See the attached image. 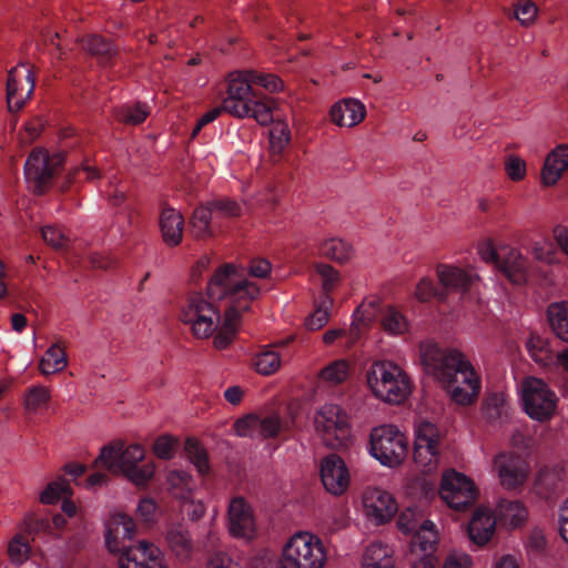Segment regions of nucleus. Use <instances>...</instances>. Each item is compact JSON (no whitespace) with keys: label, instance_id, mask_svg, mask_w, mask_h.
<instances>
[{"label":"nucleus","instance_id":"nucleus-18","mask_svg":"<svg viewBox=\"0 0 568 568\" xmlns=\"http://www.w3.org/2000/svg\"><path fill=\"white\" fill-rule=\"evenodd\" d=\"M497 529V517L493 509L478 506L466 526V534L471 545L483 548L494 538Z\"/></svg>","mask_w":568,"mask_h":568},{"label":"nucleus","instance_id":"nucleus-55","mask_svg":"<svg viewBox=\"0 0 568 568\" xmlns=\"http://www.w3.org/2000/svg\"><path fill=\"white\" fill-rule=\"evenodd\" d=\"M246 70L250 72L253 84H258L271 93L280 92L284 89V82L276 74L263 73L252 69Z\"/></svg>","mask_w":568,"mask_h":568},{"label":"nucleus","instance_id":"nucleus-62","mask_svg":"<svg viewBox=\"0 0 568 568\" xmlns=\"http://www.w3.org/2000/svg\"><path fill=\"white\" fill-rule=\"evenodd\" d=\"M158 506L154 499L144 497L136 506V516L141 521L152 523L156 516Z\"/></svg>","mask_w":568,"mask_h":568},{"label":"nucleus","instance_id":"nucleus-40","mask_svg":"<svg viewBox=\"0 0 568 568\" xmlns=\"http://www.w3.org/2000/svg\"><path fill=\"white\" fill-rule=\"evenodd\" d=\"M50 400V388L37 384L27 389L23 396V407L29 413H38L48 408Z\"/></svg>","mask_w":568,"mask_h":568},{"label":"nucleus","instance_id":"nucleus-61","mask_svg":"<svg viewBox=\"0 0 568 568\" xmlns=\"http://www.w3.org/2000/svg\"><path fill=\"white\" fill-rule=\"evenodd\" d=\"M213 214H219L223 217H235L240 216L243 212L242 206L230 200H219L209 203Z\"/></svg>","mask_w":568,"mask_h":568},{"label":"nucleus","instance_id":"nucleus-50","mask_svg":"<svg viewBox=\"0 0 568 568\" xmlns=\"http://www.w3.org/2000/svg\"><path fill=\"white\" fill-rule=\"evenodd\" d=\"M149 114L150 110L145 104L136 103L122 106L116 111L115 116L124 123L135 125L142 123Z\"/></svg>","mask_w":568,"mask_h":568},{"label":"nucleus","instance_id":"nucleus-49","mask_svg":"<svg viewBox=\"0 0 568 568\" xmlns=\"http://www.w3.org/2000/svg\"><path fill=\"white\" fill-rule=\"evenodd\" d=\"M422 516L423 514L417 506L404 508L397 519L398 529L406 535L416 532Z\"/></svg>","mask_w":568,"mask_h":568},{"label":"nucleus","instance_id":"nucleus-41","mask_svg":"<svg viewBox=\"0 0 568 568\" xmlns=\"http://www.w3.org/2000/svg\"><path fill=\"white\" fill-rule=\"evenodd\" d=\"M213 217L212 209L209 205L197 207L190 221V229L194 237L206 239L212 235L211 220Z\"/></svg>","mask_w":568,"mask_h":568},{"label":"nucleus","instance_id":"nucleus-25","mask_svg":"<svg viewBox=\"0 0 568 568\" xmlns=\"http://www.w3.org/2000/svg\"><path fill=\"white\" fill-rule=\"evenodd\" d=\"M567 169L568 143L558 144L545 158L540 171L541 185L544 187L556 185Z\"/></svg>","mask_w":568,"mask_h":568},{"label":"nucleus","instance_id":"nucleus-3","mask_svg":"<svg viewBox=\"0 0 568 568\" xmlns=\"http://www.w3.org/2000/svg\"><path fill=\"white\" fill-rule=\"evenodd\" d=\"M365 378L372 395L387 404H402L412 393L409 375L393 361L373 362L366 371Z\"/></svg>","mask_w":568,"mask_h":568},{"label":"nucleus","instance_id":"nucleus-19","mask_svg":"<svg viewBox=\"0 0 568 568\" xmlns=\"http://www.w3.org/2000/svg\"><path fill=\"white\" fill-rule=\"evenodd\" d=\"M528 353L532 361L545 369L568 375V347L554 352L548 341L531 338L528 342Z\"/></svg>","mask_w":568,"mask_h":568},{"label":"nucleus","instance_id":"nucleus-11","mask_svg":"<svg viewBox=\"0 0 568 568\" xmlns=\"http://www.w3.org/2000/svg\"><path fill=\"white\" fill-rule=\"evenodd\" d=\"M438 493L440 499L457 511L469 508L478 497V488L473 479L454 469L442 475Z\"/></svg>","mask_w":568,"mask_h":568},{"label":"nucleus","instance_id":"nucleus-20","mask_svg":"<svg viewBox=\"0 0 568 568\" xmlns=\"http://www.w3.org/2000/svg\"><path fill=\"white\" fill-rule=\"evenodd\" d=\"M281 430L277 415L248 414L234 423V432L240 437L266 439L275 437Z\"/></svg>","mask_w":568,"mask_h":568},{"label":"nucleus","instance_id":"nucleus-37","mask_svg":"<svg viewBox=\"0 0 568 568\" xmlns=\"http://www.w3.org/2000/svg\"><path fill=\"white\" fill-rule=\"evenodd\" d=\"M320 252L323 256L337 263H346L354 256V248L351 243L342 239H326L320 244Z\"/></svg>","mask_w":568,"mask_h":568},{"label":"nucleus","instance_id":"nucleus-9","mask_svg":"<svg viewBox=\"0 0 568 568\" xmlns=\"http://www.w3.org/2000/svg\"><path fill=\"white\" fill-rule=\"evenodd\" d=\"M316 434L329 448H342L351 440V425L347 415L334 404L322 406L314 416Z\"/></svg>","mask_w":568,"mask_h":568},{"label":"nucleus","instance_id":"nucleus-39","mask_svg":"<svg viewBox=\"0 0 568 568\" xmlns=\"http://www.w3.org/2000/svg\"><path fill=\"white\" fill-rule=\"evenodd\" d=\"M252 365L257 374L270 376L281 368L282 358L276 351L270 347H263L254 355Z\"/></svg>","mask_w":568,"mask_h":568},{"label":"nucleus","instance_id":"nucleus-27","mask_svg":"<svg viewBox=\"0 0 568 568\" xmlns=\"http://www.w3.org/2000/svg\"><path fill=\"white\" fill-rule=\"evenodd\" d=\"M159 226L166 245L176 246L182 242L184 217L179 210L163 206L159 216Z\"/></svg>","mask_w":568,"mask_h":568},{"label":"nucleus","instance_id":"nucleus-5","mask_svg":"<svg viewBox=\"0 0 568 568\" xmlns=\"http://www.w3.org/2000/svg\"><path fill=\"white\" fill-rule=\"evenodd\" d=\"M518 398L524 413L535 422L547 423L557 414L558 396L542 378L525 377L518 386Z\"/></svg>","mask_w":568,"mask_h":568},{"label":"nucleus","instance_id":"nucleus-1","mask_svg":"<svg viewBox=\"0 0 568 568\" xmlns=\"http://www.w3.org/2000/svg\"><path fill=\"white\" fill-rule=\"evenodd\" d=\"M260 295V287L244 268L225 264L207 283L206 293H191L181 306L179 318L197 339L213 336L217 349L227 347L237 329L241 315Z\"/></svg>","mask_w":568,"mask_h":568},{"label":"nucleus","instance_id":"nucleus-38","mask_svg":"<svg viewBox=\"0 0 568 568\" xmlns=\"http://www.w3.org/2000/svg\"><path fill=\"white\" fill-rule=\"evenodd\" d=\"M248 108L245 118H252L261 125H268L273 122V113L277 109V103L274 99L255 94L248 103Z\"/></svg>","mask_w":568,"mask_h":568},{"label":"nucleus","instance_id":"nucleus-6","mask_svg":"<svg viewBox=\"0 0 568 568\" xmlns=\"http://www.w3.org/2000/svg\"><path fill=\"white\" fill-rule=\"evenodd\" d=\"M408 443L406 436L394 425H381L369 434L368 452L373 458L386 467H397L406 458Z\"/></svg>","mask_w":568,"mask_h":568},{"label":"nucleus","instance_id":"nucleus-32","mask_svg":"<svg viewBox=\"0 0 568 568\" xmlns=\"http://www.w3.org/2000/svg\"><path fill=\"white\" fill-rule=\"evenodd\" d=\"M566 481L565 469L560 465L542 467L535 479V487L539 494L556 491L564 487Z\"/></svg>","mask_w":568,"mask_h":568},{"label":"nucleus","instance_id":"nucleus-59","mask_svg":"<svg viewBox=\"0 0 568 568\" xmlns=\"http://www.w3.org/2000/svg\"><path fill=\"white\" fill-rule=\"evenodd\" d=\"M329 307L331 301L327 300L306 318L305 326L311 331L322 328L329 320Z\"/></svg>","mask_w":568,"mask_h":568},{"label":"nucleus","instance_id":"nucleus-8","mask_svg":"<svg viewBox=\"0 0 568 568\" xmlns=\"http://www.w3.org/2000/svg\"><path fill=\"white\" fill-rule=\"evenodd\" d=\"M63 158L59 153H50L41 148L33 149L23 165L28 189L33 194L44 193L60 170Z\"/></svg>","mask_w":568,"mask_h":568},{"label":"nucleus","instance_id":"nucleus-13","mask_svg":"<svg viewBox=\"0 0 568 568\" xmlns=\"http://www.w3.org/2000/svg\"><path fill=\"white\" fill-rule=\"evenodd\" d=\"M146 456V450L143 445L133 443L130 445L122 444L121 463L119 464V474H122L132 484L138 487H145L155 474V463L143 462Z\"/></svg>","mask_w":568,"mask_h":568},{"label":"nucleus","instance_id":"nucleus-17","mask_svg":"<svg viewBox=\"0 0 568 568\" xmlns=\"http://www.w3.org/2000/svg\"><path fill=\"white\" fill-rule=\"evenodd\" d=\"M227 530L234 538L251 540L257 535L256 519L248 501L236 496L227 507Z\"/></svg>","mask_w":568,"mask_h":568},{"label":"nucleus","instance_id":"nucleus-56","mask_svg":"<svg viewBox=\"0 0 568 568\" xmlns=\"http://www.w3.org/2000/svg\"><path fill=\"white\" fill-rule=\"evenodd\" d=\"M504 168L507 176L514 182H519L526 178V161L518 155L513 154L507 156Z\"/></svg>","mask_w":568,"mask_h":568},{"label":"nucleus","instance_id":"nucleus-36","mask_svg":"<svg viewBox=\"0 0 568 568\" xmlns=\"http://www.w3.org/2000/svg\"><path fill=\"white\" fill-rule=\"evenodd\" d=\"M351 371V363L345 358H338L324 366L317 376L322 383L335 386L345 383Z\"/></svg>","mask_w":568,"mask_h":568},{"label":"nucleus","instance_id":"nucleus-26","mask_svg":"<svg viewBox=\"0 0 568 568\" xmlns=\"http://www.w3.org/2000/svg\"><path fill=\"white\" fill-rule=\"evenodd\" d=\"M365 115V105L356 99H343L334 103L329 110L331 121L339 128L356 126Z\"/></svg>","mask_w":568,"mask_h":568},{"label":"nucleus","instance_id":"nucleus-57","mask_svg":"<svg viewBox=\"0 0 568 568\" xmlns=\"http://www.w3.org/2000/svg\"><path fill=\"white\" fill-rule=\"evenodd\" d=\"M315 271L320 275L322 287L326 293L334 290L339 282L338 271L328 264L318 263L315 265Z\"/></svg>","mask_w":568,"mask_h":568},{"label":"nucleus","instance_id":"nucleus-7","mask_svg":"<svg viewBox=\"0 0 568 568\" xmlns=\"http://www.w3.org/2000/svg\"><path fill=\"white\" fill-rule=\"evenodd\" d=\"M442 439L438 427L428 422L419 420L414 426L413 459L417 469L424 474L437 470L440 462Z\"/></svg>","mask_w":568,"mask_h":568},{"label":"nucleus","instance_id":"nucleus-46","mask_svg":"<svg viewBox=\"0 0 568 568\" xmlns=\"http://www.w3.org/2000/svg\"><path fill=\"white\" fill-rule=\"evenodd\" d=\"M414 296L422 303L430 302L433 298L445 300L440 287H437L429 276H424L417 282Z\"/></svg>","mask_w":568,"mask_h":568},{"label":"nucleus","instance_id":"nucleus-53","mask_svg":"<svg viewBox=\"0 0 568 568\" xmlns=\"http://www.w3.org/2000/svg\"><path fill=\"white\" fill-rule=\"evenodd\" d=\"M8 556L12 564L22 565L29 559L30 545L20 535H16L8 545Z\"/></svg>","mask_w":568,"mask_h":568},{"label":"nucleus","instance_id":"nucleus-52","mask_svg":"<svg viewBox=\"0 0 568 568\" xmlns=\"http://www.w3.org/2000/svg\"><path fill=\"white\" fill-rule=\"evenodd\" d=\"M82 48L97 57H110L114 53L111 42L105 41L99 36H88L81 39Z\"/></svg>","mask_w":568,"mask_h":568},{"label":"nucleus","instance_id":"nucleus-24","mask_svg":"<svg viewBox=\"0 0 568 568\" xmlns=\"http://www.w3.org/2000/svg\"><path fill=\"white\" fill-rule=\"evenodd\" d=\"M497 270L513 284L523 285L528 281V261L520 250L501 244V260Z\"/></svg>","mask_w":568,"mask_h":568},{"label":"nucleus","instance_id":"nucleus-30","mask_svg":"<svg viewBox=\"0 0 568 568\" xmlns=\"http://www.w3.org/2000/svg\"><path fill=\"white\" fill-rule=\"evenodd\" d=\"M361 568H395L393 550L379 541L369 544L363 552Z\"/></svg>","mask_w":568,"mask_h":568},{"label":"nucleus","instance_id":"nucleus-63","mask_svg":"<svg viewBox=\"0 0 568 568\" xmlns=\"http://www.w3.org/2000/svg\"><path fill=\"white\" fill-rule=\"evenodd\" d=\"M41 233L44 242L54 248L64 247L69 241L67 235L60 229L54 226H44Z\"/></svg>","mask_w":568,"mask_h":568},{"label":"nucleus","instance_id":"nucleus-54","mask_svg":"<svg viewBox=\"0 0 568 568\" xmlns=\"http://www.w3.org/2000/svg\"><path fill=\"white\" fill-rule=\"evenodd\" d=\"M186 455L190 462L196 467L201 475H206L210 470L207 455L205 450L195 442H186Z\"/></svg>","mask_w":568,"mask_h":568},{"label":"nucleus","instance_id":"nucleus-48","mask_svg":"<svg viewBox=\"0 0 568 568\" xmlns=\"http://www.w3.org/2000/svg\"><path fill=\"white\" fill-rule=\"evenodd\" d=\"M439 568H475V560L465 550L450 549L443 557Z\"/></svg>","mask_w":568,"mask_h":568},{"label":"nucleus","instance_id":"nucleus-33","mask_svg":"<svg viewBox=\"0 0 568 568\" xmlns=\"http://www.w3.org/2000/svg\"><path fill=\"white\" fill-rule=\"evenodd\" d=\"M366 311L364 306L358 307L354 312V321L352 322L348 329L345 328H332L324 333L323 335V342L326 345L333 344L336 339L347 336L348 338V345H353L358 337L361 336V326H364L367 321H369L368 317L365 315Z\"/></svg>","mask_w":568,"mask_h":568},{"label":"nucleus","instance_id":"nucleus-35","mask_svg":"<svg viewBox=\"0 0 568 568\" xmlns=\"http://www.w3.org/2000/svg\"><path fill=\"white\" fill-rule=\"evenodd\" d=\"M384 332L392 336H403L409 332L410 324L403 312L395 306H386L381 317Z\"/></svg>","mask_w":568,"mask_h":568},{"label":"nucleus","instance_id":"nucleus-47","mask_svg":"<svg viewBox=\"0 0 568 568\" xmlns=\"http://www.w3.org/2000/svg\"><path fill=\"white\" fill-rule=\"evenodd\" d=\"M178 446V437L170 434H163L155 438L152 445V452L158 458L169 460L174 457Z\"/></svg>","mask_w":568,"mask_h":568},{"label":"nucleus","instance_id":"nucleus-29","mask_svg":"<svg viewBox=\"0 0 568 568\" xmlns=\"http://www.w3.org/2000/svg\"><path fill=\"white\" fill-rule=\"evenodd\" d=\"M165 540L171 551L180 560H189L194 551V542L189 530L181 524H172L166 528Z\"/></svg>","mask_w":568,"mask_h":568},{"label":"nucleus","instance_id":"nucleus-22","mask_svg":"<svg viewBox=\"0 0 568 568\" xmlns=\"http://www.w3.org/2000/svg\"><path fill=\"white\" fill-rule=\"evenodd\" d=\"M436 277L446 298L448 293L467 292L477 278V275L470 267L440 263L436 266Z\"/></svg>","mask_w":568,"mask_h":568},{"label":"nucleus","instance_id":"nucleus-43","mask_svg":"<svg viewBox=\"0 0 568 568\" xmlns=\"http://www.w3.org/2000/svg\"><path fill=\"white\" fill-rule=\"evenodd\" d=\"M291 141V131L287 122L278 120L270 130V148L273 154H281Z\"/></svg>","mask_w":568,"mask_h":568},{"label":"nucleus","instance_id":"nucleus-58","mask_svg":"<svg viewBox=\"0 0 568 568\" xmlns=\"http://www.w3.org/2000/svg\"><path fill=\"white\" fill-rule=\"evenodd\" d=\"M514 16L521 26L529 27L537 19L538 9L536 4L531 1L519 2L515 7Z\"/></svg>","mask_w":568,"mask_h":568},{"label":"nucleus","instance_id":"nucleus-15","mask_svg":"<svg viewBox=\"0 0 568 568\" xmlns=\"http://www.w3.org/2000/svg\"><path fill=\"white\" fill-rule=\"evenodd\" d=\"M119 554L118 568H169L162 550L145 539L123 548Z\"/></svg>","mask_w":568,"mask_h":568},{"label":"nucleus","instance_id":"nucleus-34","mask_svg":"<svg viewBox=\"0 0 568 568\" xmlns=\"http://www.w3.org/2000/svg\"><path fill=\"white\" fill-rule=\"evenodd\" d=\"M547 318L552 333L568 344V302L550 304L547 308Z\"/></svg>","mask_w":568,"mask_h":568},{"label":"nucleus","instance_id":"nucleus-10","mask_svg":"<svg viewBox=\"0 0 568 568\" xmlns=\"http://www.w3.org/2000/svg\"><path fill=\"white\" fill-rule=\"evenodd\" d=\"M357 509L367 523L383 526L393 520L398 511V503L389 490L367 486L359 494Z\"/></svg>","mask_w":568,"mask_h":568},{"label":"nucleus","instance_id":"nucleus-64","mask_svg":"<svg viewBox=\"0 0 568 568\" xmlns=\"http://www.w3.org/2000/svg\"><path fill=\"white\" fill-rule=\"evenodd\" d=\"M205 568H244L241 562L226 554H216L212 556Z\"/></svg>","mask_w":568,"mask_h":568},{"label":"nucleus","instance_id":"nucleus-60","mask_svg":"<svg viewBox=\"0 0 568 568\" xmlns=\"http://www.w3.org/2000/svg\"><path fill=\"white\" fill-rule=\"evenodd\" d=\"M531 254L539 262L551 263L555 258V248L548 239H540L532 243Z\"/></svg>","mask_w":568,"mask_h":568},{"label":"nucleus","instance_id":"nucleus-45","mask_svg":"<svg viewBox=\"0 0 568 568\" xmlns=\"http://www.w3.org/2000/svg\"><path fill=\"white\" fill-rule=\"evenodd\" d=\"M71 494L70 484L64 478H59L47 485L40 495V501L45 505H52L60 499H64Z\"/></svg>","mask_w":568,"mask_h":568},{"label":"nucleus","instance_id":"nucleus-23","mask_svg":"<svg viewBox=\"0 0 568 568\" xmlns=\"http://www.w3.org/2000/svg\"><path fill=\"white\" fill-rule=\"evenodd\" d=\"M136 526L134 520L121 513L110 516L105 523V546L111 554H119L128 546L124 540H131L135 536Z\"/></svg>","mask_w":568,"mask_h":568},{"label":"nucleus","instance_id":"nucleus-21","mask_svg":"<svg viewBox=\"0 0 568 568\" xmlns=\"http://www.w3.org/2000/svg\"><path fill=\"white\" fill-rule=\"evenodd\" d=\"M320 475L326 491L334 496L343 495L349 487V470L338 455L332 454L321 462Z\"/></svg>","mask_w":568,"mask_h":568},{"label":"nucleus","instance_id":"nucleus-2","mask_svg":"<svg viewBox=\"0 0 568 568\" xmlns=\"http://www.w3.org/2000/svg\"><path fill=\"white\" fill-rule=\"evenodd\" d=\"M419 359L457 405L473 404L481 388L480 376L465 353L455 347L442 348L430 339L419 343Z\"/></svg>","mask_w":568,"mask_h":568},{"label":"nucleus","instance_id":"nucleus-44","mask_svg":"<svg viewBox=\"0 0 568 568\" xmlns=\"http://www.w3.org/2000/svg\"><path fill=\"white\" fill-rule=\"evenodd\" d=\"M415 541L425 554L435 548L438 542V532L435 523L424 520L415 532Z\"/></svg>","mask_w":568,"mask_h":568},{"label":"nucleus","instance_id":"nucleus-31","mask_svg":"<svg viewBox=\"0 0 568 568\" xmlns=\"http://www.w3.org/2000/svg\"><path fill=\"white\" fill-rule=\"evenodd\" d=\"M68 363L65 348L60 343H54L41 356L39 372L43 376L55 375L63 372Z\"/></svg>","mask_w":568,"mask_h":568},{"label":"nucleus","instance_id":"nucleus-51","mask_svg":"<svg viewBox=\"0 0 568 568\" xmlns=\"http://www.w3.org/2000/svg\"><path fill=\"white\" fill-rule=\"evenodd\" d=\"M166 480L172 494L179 498H184L185 493H190L192 489V478L185 471L171 470Z\"/></svg>","mask_w":568,"mask_h":568},{"label":"nucleus","instance_id":"nucleus-28","mask_svg":"<svg viewBox=\"0 0 568 568\" xmlns=\"http://www.w3.org/2000/svg\"><path fill=\"white\" fill-rule=\"evenodd\" d=\"M496 517L500 526L508 530H516L526 525L529 511L520 500H503L496 507Z\"/></svg>","mask_w":568,"mask_h":568},{"label":"nucleus","instance_id":"nucleus-42","mask_svg":"<svg viewBox=\"0 0 568 568\" xmlns=\"http://www.w3.org/2000/svg\"><path fill=\"white\" fill-rule=\"evenodd\" d=\"M121 440H114L109 445L101 448L99 456L94 460L95 465H100L111 471L112 474H119V464L121 463L122 453Z\"/></svg>","mask_w":568,"mask_h":568},{"label":"nucleus","instance_id":"nucleus-12","mask_svg":"<svg viewBox=\"0 0 568 568\" xmlns=\"http://www.w3.org/2000/svg\"><path fill=\"white\" fill-rule=\"evenodd\" d=\"M226 97L223 100V110L231 115L245 119L254 98L253 82L247 70L233 71L226 79Z\"/></svg>","mask_w":568,"mask_h":568},{"label":"nucleus","instance_id":"nucleus-16","mask_svg":"<svg viewBox=\"0 0 568 568\" xmlns=\"http://www.w3.org/2000/svg\"><path fill=\"white\" fill-rule=\"evenodd\" d=\"M36 85L33 71L24 62L9 71L7 81V103L11 112L20 111L31 98Z\"/></svg>","mask_w":568,"mask_h":568},{"label":"nucleus","instance_id":"nucleus-4","mask_svg":"<svg viewBox=\"0 0 568 568\" xmlns=\"http://www.w3.org/2000/svg\"><path fill=\"white\" fill-rule=\"evenodd\" d=\"M327 561L323 539L310 530H297L283 542L277 568H325Z\"/></svg>","mask_w":568,"mask_h":568},{"label":"nucleus","instance_id":"nucleus-14","mask_svg":"<svg viewBox=\"0 0 568 568\" xmlns=\"http://www.w3.org/2000/svg\"><path fill=\"white\" fill-rule=\"evenodd\" d=\"M500 485L507 490H516L529 476L528 463L515 452H499L491 462Z\"/></svg>","mask_w":568,"mask_h":568}]
</instances>
